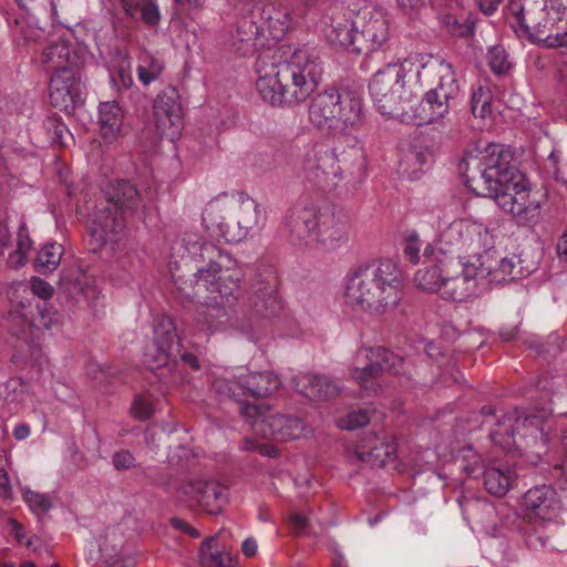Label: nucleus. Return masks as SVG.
<instances>
[{
	"instance_id": "obj_4",
	"label": "nucleus",
	"mask_w": 567,
	"mask_h": 567,
	"mask_svg": "<svg viewBox=\"0 0 567 567\" xmlns=\"http://www.w3.org/2000/svg\"><path fill=\"white\" fill-rule=\"evenodd\" d=\"M403 272L392 259L358 266L347 284V298L372 313H384L401 300Z\"/></svg>"
},
{
	"instance_id": "obj_3",
	"label": "nucleus",
	"mask_w": 567,
	"mask_h": 567,
	"mask_svg": "<svg viewBox=\"0 0 567 567\" xmlns=\"http://www.w3.org/2000/svg\"><path fill=\"white\" fill-rule=\"evenodd\" d=\"M301 173L305 181L320 192L347 198L367 175L365 154L359 147L337 153L326 144H315L302 157Z\"/></svg>"
},
{
	"instance_id": "obj_27",
	"label": "nucleus",
	"mask_w": 567,
	"mask_h": 567,
	"mask_svg": "<svg viewBox=\"0 0 567 567\" xmlns=\"http://www.w3.org/2000/svg\"><path fill=\"white\" fill-rule=\"evenodd\" d=\"M281 310V302L276 295V284L258 281L249 298L250 319H271Z\"/></svg>"
},
{
	"instance_id": "obj_54",
	"label": "nucleus",
	"mask_w": 567,
	"mask_h": 567,
	"mask_svg": "<svg viewBox=\"0 0 567 567\" xmlns=\"http://www.w3.org/2000/svg\"><path fill=\"white\" fill-rule=\"evenodd\" d=\"M112 464L117 471L136 470L138 464L130 450L122 449L116 451L112 456Z\"/></svg>"
},
{
	"instance_id": "obj_45",
	"label": "nucleus",
	"mask_w": 567,
	"mask_h": 567,
	"mask_svg": "<svg viewBox=\"0 0 567 567\" xmlns=\"http://www.w3.org/2000/svg\"><path fill=\"white\" fill-rule=\"evenodd\" d=\"M441 24L453 37L468 38L474 34L475 23L470 18L461 21L452 14H444Z\"/></svg>"
},
{
	"instance_id": "obj_5",
	"label": "nucleus",
	"mask_w": 567,
	"mask_h": 567,
	"mask_svg": "<svg viewBox=\"0 0 567 567\" xmlns=\"http://www.w3.org/2000/svg\"><path fill=\"white\" fill-rule=\"evenodd\" d=\"M41 62L52 72L49 83L50 104L69 117L84 105L85 85L82 82L84 56L68 41H58L47 47Z\"/></svg>"
},
{
	"instance_id": "obj_18",
	"label": "nucleus",
	"mask_w": 567,
	"mask_h": 567,
	"mask_svg": "<svg viewBox=\"0 0 567 567\" xmlns=\"http://www.w3.org/2000/svg\"><path fill=\"white\" fill-rule=\"evenodd\" d=\"M176 491L184 499L196 502L210 515L221 514L228 501L225 494L226 486L212 480H186Z\"/></svg>"
},
{
	"instance_id": "obj_36",
	"label": "nucleus",
	"mask_w": 567,
	"mask_h": 567,
	"mask_svg": "<svg viewBox=\"0 0 567 567\" xmlns=\"http://www.w3.org/2000/svg\"><path fill=\"white\" fill-rule=\"evenodd\" d=\"M367 359L381 373L386 370L395 375L406 378L408 381H412L411 371L404 368V358L393 353L384 347L370 348L368 350Z\"/></svg>"
},
{
	"instance_id": "obj_11",
	"label": "nucleus",
	"mask_w": 567,
	"mask_h": 567,
	"mask_svg": "<svg viewBox=\"0 0 567 567\" xmlns=\"http://www.w3.org/2000/svg\"><path fill=\"white\" fill-rule=\"evenodd\" d=\"M224 213L218 221L207 225V230L212 237L227 244L240 243L265 219L256 200L244 194L233 197Z\"/></svg>"
},
{
	"instance_id": "obj_14",
	"label": "nucleus",
	"mask_w": 567,
	"mask_h": 567,
	"mask_svg": "<svg viewBox=\"0 0 567 567\" xmlns=\"http://www.w3.org/2000/svg\"><path fill=\"white\" fill-rule=\"evenodd\" d=\"M103 195L107 205L100 210V225L104 231L117 233L124 225V215L138 207L140 192L130 181L117 179L107 183Z\"/></svg>"
},
{
	"instance_id": "obj_63",
	"label": "nucleus",
	"mask_w": 567,
	"mask_h": 567,
	"mask_svg": "<svg viewBox=\"0 0 567 567\" xmlns=\"http://www.w3.org/2000/svg\"><path fill=\"white\" fill-rule=\"evenodd\" d=\"M255 449L262 456L276 458L279 455V449L270 443L257 444L255 445Z\"/></svg>"
},
{
	"instance_id": "obj_33",
	"label": "nucleus",
	"mask_w": 567,
	"mask_h": 567,
	"mask_svg": "<svg viewBox=\"0 0 567 567\" xmlns=\"http://www.w3.org/2000/svg\"><path fill=\"white\" fill-rule=\"evenodd\" d=\"M494 425L496 427L489 432L492 441L506 452L516 450L522 433V421L518 417L503 415L496 419Z\"/></svg>"
},
{
	"instance_id": "obj_24",
	"label": "nucleus",
	"mask_w": 567,
	"mask_h": 567,
	"mask_svg": "<svg viewBox=\"0 0 567 567\" xmlns=\"http://www.w3.org/2000/svg\"><path fill=\"white\" fill-rule=\"evenodd\" d=\"M95 292L89 277L79 268L64 269L60 275L58 293L69 308H73L81 298L89 299Z\"/></svg>"
},
{
	"instance_id": "obj_44",
	"label": "nucleus",
	"mask_w": 567,
	"mask_h": 567,
	"mask_svg": "<svg viewBox=\"0 0 567 567\" xmlns=\"http://www.w3.org/2000/svg\"><path fill=\"white\" fill-rule=\"evenodd\" d=\"M458 457L462 460V468L470 477H480L487 468L481 455L475 452L472 445H465L458 450Z\"/></svg>"
},
{
	"instance_id": "obj_50",
	"label": "nucleus",
	"mask_w": 567,
	"mask_h": 567,
	"mask_svg": "<svg viewBox=\"0 0 567 567\" xmlns=\"http://www.w3.org/2000/svg\"><path fill=\"white\" fill-rule=\"evenodd\" d=\"M25 391V382L20 377H13L0 384V396L8 402H16Z\"/></svg>"
},
{
	"instance_id": "obj_34",
	"label": "nucleus",
	"mask_w": 567,
	"mask_h": 567,
	"mask_svg": "<svg viewBox=\"0 0 567 567\" xmlns=\"http://www.w3.org/2000/svg\"><path fill=\"white\" fill-rule=\"evenodd\" d=\"M494 425L496 427L489 432L492 441L506 452L516 450L522 433V421L518 417L503 415L496 419Z\"/></svg>"
},
{
	"instance_id": "obj_59",
	"label": "nucleus",
	"mask_w": 567,
	"mask_h": 567,
	"mask_svg": "<svg viewBox=\"0 0 567 567\" xmlns=\"http://www.w3.org/2000/svg\"><path fill=\"white\" fill-rule=\"evenodd\" d=\"M539 203L532 200L529 197L526 200V209L522 210V216H517L519 224H527L538 218L539 216Z\"/></svg>"
},
{
	"instance_id": "obj_56",
	"label": "nucleus",
	"mask_w": 567,
	"mask_h": 567,
	"mask_svg": "<svg viewBox=\"0 0 567 567\" xmlns=\"http://www.w3.org/2000/svg\"><path fill=\"white\" fill-rule=\"evenodd\" d=\"M153 405L142 395H136L131 406V414L141 420L145 421L153 414Z\"/></svg>"
},
{
	"instance_id": "obj_13",
	"label": "nucleus",
	"mask_w": 567,
	"mask_h": 567,
	"mask_svg": "<svg viewBox=\"0 0 567 567\" xmlns=\"http://www.w3.org/2000/svg\"><path fill=\"white\" fill-rule=\"evenodd\" d=\"M208 249L217 259L197 268L195 274L197 288L216 295L213 297L215 303L236 300L240 291V270L236 266V260L225 251H216L210 247Z\"/></svg>"
},
{
	"instance_id": "obj_32",
	"label": "nucleus",
	"mask_w": 567,
	"mask_h": 567,
	"mask_svg": "<svg viewBox=\"0 0 567 567\" xmlns=\"http://www.w3.org/2000/svg\"><path fill=\"white\" fill-rule=\"evenodd\" d=\"M480 230L476 224L468 219L452 221L442 234V240L456 250L471 247L478 241Z\"/></svg>"
},
{
	"instance_id": "obj_64",
	"label": "nucleus",
	"mask_w": 567,
	"mask_h": 567,
	"mask_svg": "<svg viewBox=\"0 0 567 567\" xmlns=\"http://www.w3.org/2000/svg\"><path fill=\"white\" fill-rule=\"evenodd\" d=\"M257 548H258V545H257V542L255 538L252 537H248L246 538L243 544H241V551L245 556L247 557H252L256 555L257 553Z\"/></svg>"
},
{
	"instance_id": "obj_39",
	"label": "nucleus",
	"mask_w": 567,
	"mask_h": 567,
	"mask_svg": "<svg viewBox=\"0 0 567 567\" xmlns=\"http://www.w3.org/2000/svg\"><path fill=\"white\" fill-rule=\"evenodd\" d=\"M123 113L117 102H103L99 106V123L104 138H113L122 126Z\"/></svg>"
},
{
	"instance_id": "obj_10",
	"label": "nucleus",
	"mask_w": 567,
	"mask_h": 567,
	"mask_svg": "<svg viewBox=\"0 0 567 567\" xmlns=\"http://www.w3.org/2000/svg\"><path fill=\"white\" fill-rule=\"evenodd\" d=\"M429 72L434 81L433 87L424 94L415 112L420 121L433 123L442 120L455 106L460 84L453 65L445 60L430 66Z\"/></svg>"
},
{
	"instance_id": "obj_7",
	"label": "nucleus",
	"mask_w": 567,
	"mask_h": 567,
	"mask_svg": "<svg viewBox=\"0 0 567 567\" xmlns=\"http://www.w3.org/2000/svg\"><path fill=\"white\" fill-rule=\"evenodd\" d=\"M309 120L331 135H347L363 123L361 100L351 92L341 94L330 87L318 93L309 104Z\"/></svg>"
},
{
	"instance_id": "obj_53",
	"label": "nucleus",
	"mask_w": 567,
	"mask_h": 567,
	"mask_svg": "<svg viewBox=\"0 0 567 567\" xmlns=\"http://www.w3.org/2000/svg\"><path fill=\"white\" fill-rule=\"evenodd\" d=\"M24 499L31 511L37 514L47 513L52 507V502L48 495L39 494L30 489L24 492Z\"/></svg>"
},
{
	"instance_id": "obj_6",
	"label": "nucleus",
	"mask_w": 567,
	"mask_h": 567,
	"mask_svg": "<svg viewBox=\"0 0 567 567\" xmlns=\"http://www.w3.org/2000/svg\"><path fill=\"white\" fill-rule=\"evenodd\" d=\"M328 38L357 54L369 55L389 40V21L383 10L364 6L349 16L332 17Z\"/></svg>"
},
{
	"instance_id": "obj_17",
	"label": "nucleus",
	"mask_w": 567,
	"mask_h": 567,
	"mask_svg": "<svg viewBox=\"0 0 567 567\" xmlns=\"http://www.w3.org/2000/svg\"><path fill=\"white\" fill-rule=\"evenodd\" d=\"M154 122L161 138L175 140L183 124L181 96L173 86H167L157 94L154 104Z\"/></svg>"
},
{
	"instance_id": "obj_41",
	"label": "nucleus",
	"mask_w": 567,
	"mask_h": 567,
	"mask_svg": "<svg viewBox=\"0 0 567 567\" xmlns=\"http://www.w3.org/2000/svg\"><path fill=\"white\" fill-rule=\"evenodd\" d=\"M488 251L472 256L467 261L461 262V270L458 277L463 280L457 285L458 289H468V284L472 280L485 279L486 262L485 257L488 256Z\"/></svg>"
},
{
	"instance_id": "obj_38",
	"label": "nucleus",
	"mask_w": 567,
	"mask_h": 567,
	"mask_svg": "<svg viewBox=\"0 0 567 567\" xmlns=\"http://www.w3.org/2000/svg\"><path fill=\"white\" fill-rule=\"evenodd\" d=\"M199 564L202 567H234L233 557L218 550V536H209L199 546Z\"/></svg>"
},
{
	"instance_id": "obj_1",
	"label": "nucleus",
	"mask_w": 567,
	"mask_h": 567,
	"mask_svg": "<svg viewBox=\"0 0 567 567\" xmlns=\"http://www.w3.org/2000/svg\"><path fill=\"white\" fill-rule=\"evenodd\" d=\"M256 89L274 106L297 105L318 87L323 68L316 50L307 45L284 44L260 54L256 62Z\"/></svg>"
},
{
	"instance_id": "obj_35",
	"label": "nucleus",
	"mask_w": 567,
	"mask_h": 567,
	"mask_svg": "<svg viewBox=\"0 0 567 567\" xmlns=\"http://www.w3.org/2000/svg\"><path fill=\"white\" fill-rule=\"evenodd\" d=\"M494 425L496 427L489 432L492 441L506 452L516 450L522 433V421L518 417L503 415L496 419Z\"/></svg>"
},
{
	"instance_id": "obj_49",
	"label": "nucleus",
	"mask_w": 567,
	"mask_h": 567,
	"mask_svg": "<svg viewBox=\"0 0 567 567\" xmlns=\"http://www.w3.org/2000/svg\"><path fill=\"white\" fill-rule=\"evenodd\" d=\"M212 388L217 394L233 399L236 402H241V396H244L241 381L237 382L218 378L214 380Z\"/></svg>"
},
{
	"instance_id": "obj_8",
	"label": "nucleus",
	"mask_w": 567,
	"mask_h": 567,
	"mask_svg": "<svg viewBox=\"0 0 567 567\" xmlns=\"http://www.w3.org/2000/svg\"><path fill=\"white\" fill-rule=\"evenodd\" d=\"M53 295V287L45 280L33 277L31 288H24L22 295L14 290L10 297L12 309L6 318L19 326L12 333L19 336L25 327L51 330L62 323V316L45 299Z\"/></svg>"
},
{
	"instance_id": "obj_20",
	"label": "nucleus",
	"mask_w": 567,
	"mask_h": 567,
	"mask_svg": "<svg viewBox=\"0 0 567 567\" xmlns=\"http://www.w3.org/2000/svg\"><path fill=\"white\" fill-rule=\"evenodd\" d=\"M286 3L277 8L274 3H267L257 9L258 16L267 25L269 33L275 39L282 38L291 25V12L312 6L316 0H285Z\"/></svg>"
},
{
	"instance_id": "obj_58",
	"label": "nucleus",
	"mask_w": 567,
	"mask_h": 567,
	"mask_svg": "<svg viewBox=\"0 0 567 567\" xmlns=\"http://www.w3.org/2000/svg\"><path fill=\"white\" fill-rule=\"evenodd\" d=\"M173 481V475L164 470L154 468L152 477H148V486L163 487L168 491Z\"/></svg>"
},
{
	"instance_id": "obj_46",
	"label": "nucleus",
	"mask_w": 567,
	"mask_h": 567,
	"mask_svg": "<svg viewBox=\"0 0 567 567\" xmlns=\"http://www.w3.org/2000/svg\"><path fill=\"white\" fill-rule=\"evenodd\" d=\"M492 92L488 87L478 86L471 97V110L475 117L485 118L492 113Z\"/></svg>"
},
{
	"instance_id": "obj_12",
	"label": "nucleus",
	"mask_w": 567,
	"mask_h": 567,
	"mask_svg": "<svg viewBox=\"0 0 567 567\" xmlns=\"http://www.w3.org/2000/svg\"><path fill=\"white\" fill-rule=\"evenodd\" d=\"M154 342L144 354V363L150 370H156L176 363L181 359L195 370L199 369L195 354L183 351L175 321L167 315L157 316L153 323Z\"/></svg>"
},
{
	"instance_id": "obj_51",
	"label": "nucleus",
	"mask_w": 567,
	"mask_h": 567,
	"mask_svg": "<svg viewBox=\"0 0 567 567\" xmlns=\"http://www.w3.org/2000/svg\"><path fill=\"white\" fill-rule=\"evenodd\" d=\"M370 422V416L367 410L351 411L346 416L339 420V427L347 431H354L365 426Z\"/></svg>"
},
{
	"instance_id": "obj_55",
	"label": "nucleus",
	"mask_w": 567,
	"mask_h": 567,
	"mask_svg": "<svg viewBox=\"0 0 567 567\" xmlns=\"http://www.w3.org/2000/svg\"><path fill=\"white\" fill-rule=\"evenodd\" d=\"M527 0H509L508 10L516 18V25L514 27L515 33L518 38H525L526 34L522 32L523 25H527L524 18L525 3Z\"/></svg>"
},
{
	"instance_id": "obj_57",
	"label": "nucleus",
	"mask_w": 567,
	"mask_h": 567,
	"mask_svg": "<svg viewBox=\"0 0 567 567\" xmlns=\"http://www.w3.org/2000/svg\"><path fill=\"white\" fill-rule=\"evenodd\" d=\"M162 72V65L158 62L152 61L150 66L138 65V79L143 84L147 85L156 80Z\"/></svg>"
},
{
	"instance_id": "obj_43",
	"label": "nucleus",
	"mask_w": 567,
	"mask_h": 567,
	"mask_svg": "<svg viewBox=\"0 0 567 567\" xmlns=\"http://www.w3.org/2000/svg\"><path fill=\"white\" fill-rule=\"evenodd\" d=\"M485 489L493 496L503 497L511 486L509 475L497 468L489 467L482 475Z\"/></svg>"
},
{
	"instance_id": "obj_25",
	"label": "nucleus",
	"mask_w": 567,
	"mask_h": 567,
	"mask_svg": "<svg viewBox=\"0 0 567 567\" xmlns=\"http://www.w3.org/2000/svg\"><path fill=\"white\" fill-rule=\"evenodd\" d=\"M317 208L315 205L296 204L285 216V226L296 239L315 241Z\"/></svg>"
},
{
	"instance_id": "obj_52",
	"label": "nucleus",
	"mask_w": 567,
	"mask_h": 567,
	"mask_svg": "<svg viewBox=\"0 0 567 567\" xmlns=\"http://www.w3.org/2000/svg\"><path fill=\"white\" fill-rule=\"evenodd\" d=\"M488 64L492 71L496 74H504L511 69V62L507 54L502 47H494L488 52Z\"/></svg>"
},
{
	"instance_id": "obj_16",
	"label": "nucleus",
	"mask_w": 567,
	"mask_h": 567,
	"mask_svg": "<svg viewBox=\"0 0 567 567\" xmlns=\"http://www.w3.org/2000/svg\"><path fill=\"white\" fill-rule=\"evenodd\" d=\"M351 229L348 210L336 204H323L317 208L315 241L323 246H333L347 240Z\"/></svg>"
},
{
	"instance_id": "obj_61",
	"label": "nucleus",
	"mask_w": 567,
	"mask_h": 567,
	"mask_svg": "<svg viewBox=\"0 0 567 567\" xmlns=\"http://www.w3.org/2000/svg\"><path fill=\"white\" fill-rule=\"evenodd\" d=\"M290 523H291L295 534L297 536L307 534L308 518L305 515L299 514V513H293L290 516Z\"/></svg>"
},
{
	"instance_id": "obj_42",
	"label": "nucleus",
	"mask_w": 567,
	"mask_h": 567,
	"mask_svg": "<svg viewBox=\"0 0 567 567\" xmlns=\"http://www.w3.org/2000/svg\"><path fill=\"white\" fill-rule=\"evenodd\" d=\"M63 246L49 243L42 247L35 258V270L41 275L52 272L61 262Z\"/></svg>"
},
{
	"instance_id": "obj_26",
	"label": "nucleus",
	"mask_w": 567,
	"mask_h": 567,
	"mask_svg": "<svg viewBox=\"0 0 567 567\" xmlns=\"http://www.w3.org/2000/svg\"><path fill=\"white\" fill-rule=\"evenodd\" d=\"M524 504L543 520L553 519L561 508L558 493L549 485H537L528 489L524 495Z\"/></svg>"
},
{
	"instance_id": "obj_37",
	"label": "nucleus",
	"mask_w": 567,
	"mask_h": 567,
	"mask_svg": "<svg viewBox=\"0 0 567 567\" xmlns=\"http://www.w3.org/2000/svg\"><path fill=\"white\" fill-rule=\"evenodd\" d=\"M122 7L128 17H140L150 28L158 27L161 13L155 0H122Z\"/></svg>"
},
{
	"instance_id": "obj_60",
	"label": "nucleus",
	"mask_w": 567,
	"mask_h": 567,
	"mask_svg": "<svg viewBox=\"0 0 567 567\" xmlns=\"http://www.w3.org/2000/svg\"><path fill=\"white\" fill-rule=\"evenodd\" d=\"M238 403L240 405L239 413L243 416H246L249 419L261 416L264 409H266V405H264V404L251 403V402L244 400L243 398H241V402H238Z\"/></svg>"
},
{
	"instance_id": "obj_29",
	"label": "nucleus",
	"mask_w": 567,
	"mask_h": 567,
	"mask_svg": "<svg viewBox=\"0 0 567 567\" xmlns=\"http://www.w3.org/2000/svg\"><path fill=\"white\" fill-rule=\"evenodd\" d=\"M486 271L485 279L491 282L502 284L507 280H517L529 276L536 270V262H529L526 266L516 267L514 258H498L491 254L485 257Z\"/></svg>"
},
{
	"instance_id": "obj_23",
	"label": "nucleus",
	"mask_w": 567,
	"mask_h": 567,
	"mask_svg": "<svg viewBox=\"0 0 567 567\" xmlns=\"http://www.w3.org/2000/svg\"><path fill=\"white\" fill-rule=\"evenodd\" d=\"M396 455V444L391 436L379 437L371 434L357 447L355 456L371 467H384L393 462Z\"/></svg>"
},
{
	"instance_id": "obj_21",
	"label": "nucleus",
	"mask_w": 567,
	"mask_h": 567,
	"mask_svg": "<svg viewBox=\"0 0 567 567\" xmlns=\"http://www.w3.org/2000/svg\"><path fill=\"white\" fill-rule=\"evenodd\" d=\"M260 30L261 27L258 24L255 11L252 10L249 16H243L237 20L235 29L229 31L226 48L238 56L252 55L257 50Z\"/></svg>"
},
{
	"instance_id": "obj_22",
	"label": "nucleus",
	"mask_w": 567,
	"mask_h": 567,
	"mask_svg": "<svg viewBox=\"0 0 567 567\" xmlns=\"http://www.w3.org/2000/svg\"><path fill=\"white\" fill-rule=\"evenodd\" d=\"M293 381L297 391L313 402L332 400L342 390V383L339 380L326 374L300 373Z\"/></svg>"
},
{
	"instance_id": "obj_2",
	"label": "nucleus",
	"mask_w": 567,
	"mask_h": 567,
	"mask_svg": "<svg viewBox=\"0 0 567 567\" xmlns=\"http://www.w3.org/2000/svg\"><path fill=\"white\" fill-rule=\"evenodd\" d=\"M466 186L477 196L489 197L505 212L522 216L529 197V183L514 164L508 150L495 147L466 163Z\"/></svg>"
},
{
	"instance_id": "obj_30",
	"label": "nucleus",
	"mask_w": 567,
	"mask_h": 567,
	"mask_svg": "<svg viewBox=\"0 0 567 567\" xmlns=\"http://www.w3.org/2000/svg\"><path fill=\"white\" fill-rule=\"evenodd\" d=\"M434 151L429 146L423 136L413 138L404 151L400 166L410 176L424 171L433 163Z\"/></svg>"
},
{
	"instance_id": "obj_31",
	"label": "nucleus",
	"mask_w": 567,
	"mask_h": 567,
	"mask_svg": "<svg viewBox=\"0 0 567 567\" xmlns=\"http://www.w3.org/2000/svg\"><path fill=\"white\" fill-rule=\"evenodd\" d=\"M280 384L279 378L270 371L251 373L241 380L243 395L255 400L271 396Z\"/></svg>"
},
{
	"instance_id": "obj_47",
	"label": "nucleus",
	"mask_w": 567,
	"mask_h": 567,
	"mask_svg": "<svg viewBox=\"0 0 567 567\" xmlns=\"http://www.w3.org/2000/svg\"><path fill=\"white\" fill-rule=\"evenodd\" d=\"M382 375L379 370L368 361L362 368L351 370L352 379L364 390L375 391V381Z\"/></svg>"
},
{
	"instance_id": "obj_62",
	"label": "nucleus",
	"mask_w": 567,
	"mask_h": 567,
	"mask_svg": "<svg viewBox=\"0 0 567 567\" xmlns=\"http://www.w3.org/2000/svg\"><path fill=\"white\" fill-rule=\"evenodd\" d=\"M171 525L175 529L188 534L193 538H198L200 536L199 532L195 527L190 526L187 522H185L182 518L173 517L171 519Z\"/></svg>"
},
{
	"instance_id": "obj_19",
	"label": "nucleus",
	"mask_w": 567,
	"mask_h": 567,
	"mask_svg": "<svg viewBox=\"0 0 567 567\" xmlns=\"http://www.w3.org/2000/svg\"><path fill=\"white\" fill-rule=\"evenodd\" d=\"M258 426L264 437L279 442L308 437L313 433L312 426L303 419L285 414L264 416Z\"/></svg>"
},
{
	"instance_id": "obj_40",
	"label": "nucleus",
	"mask_w": 567,
	"mask_h": 567,
	"mask_svg": "<svg viewBox=\"0 0 567 567\" xmlns=\"http://www.w3.org/2000/svg\"><path fill=\"white\" fill-rule=\"evenodd\" d=\"M183 245L185 249L188 251V254L197 261L203 262V266H206L207 264H212L214 260L217 259V257H214L209 252V247L215 249L216 251H223L219 247H217L215 244L204 240L200 236L193 233H186L184 234L182 238Z\"/></svg>"
},
{
	"instance_id": "obj_15",
	"label": "nucleus",
	"mask_w": 567,
	"mask_h": 567,
	"mask_svg": "<svg viewBox=\"0 0 567 567\" xmlns=\"http://www.w3.org/2000/svg\"><path fill=\"white\" fill-rule=\"evenodd\" d=\"M405 70L402 64L389 63L369 83V91L380 113L396 116L402 111Z\"/></svg>"
},
{
	"instance_id": "obj_9",
	"label": "nucleus",
	"mask_w": 567,
	"mask_h": 567,
	"mask_svg": "<svg viewBox=\"0 0 567 567\" xmlns=\"http://www.w3.org/2000/svg\"><path fill=\"white\" fill-rule=\"evenodd\" d=\"M422 267L415 272L414 282L426 292L442 291L445 299L463 301L468 297V289H458L463 280L458 277L461 261L458 256L443 248L427 246L423 252Z\"/></svg>"
},
{
	"instance_id": "obj_28",
	"label": "nucleus",
	"mask_w": 567,
	"mask_h": 567,
	"mask_svg": "<svg viewBox=\"0 0 567 567\" xmlns=\"http://www.w3.org/2000/svg\"><path fill=\"white\" fill-rule=\"evenodd\" d=\"M543 420L537 415H527L522 421V433L517 445L518 451L540 457L547 452L549 436L543 426Z\"/></svg>"
},
{
	"instance_id": "obj_48",
	"label": "nucleus",
	"mask_w": 567,
	"mask_h": 567,
	"mask_svg": "<svg viewBox=\"0 0 567 567\" xmlns=\"http://www.w3.org/2000/svg\"><path fill=\"white\" fill-rule=\"evenodd\" d=\"M44 128L53 143L61 146L66 145V140L72 138L68 126L61 121L56 114L50 115L44 121Z\"/></svg>"
}]
</instances>
